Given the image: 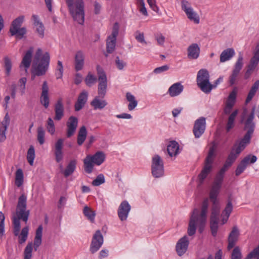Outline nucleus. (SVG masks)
<instances>
[{
    "instance_id": "1",
    "label": "nucleus",
    "mask_w": 259,
    "mask_h": 259,
    "mask_svg": "<svg viewBox=\"0 0 259 259\" xmlns=\"http://www.w3.org/2000/svg\"><path fill=\"white\" fill-rule=\"evenodd\" d=\"M255 108H253L251 112L244 121V130L246 131L243 138L238 143L235 144L229 154L226 162L232 165L238 155L245 149L247 145L249 144L251 138L253 133L255 123L253 122Z\"/></svg>"
},
{
    "instance_id": "2",
    "label": "nucleus",
    "mask_w": 259,
    "mask_h": 259,
    "mask_svg": "<svg viewBox=\"0 0 259 259\" xmlns=\"http://www.w3.org/2000/svg\"><path fill=\"white\" fill-rule=\"evenodd\" d=\"M208 206L209 200L206 198L202 202L201 211L199 214L197 209H195L193 210L190 218L187 231L188 234L190 236L195 234L197 225H198L199 232L201 233L203 231L206 221Z\"/></svg>"
},
{
    "instance_id": "3",
    "label": "nucleus",
    "mask_w": 259,
    "mask_h": 259,
    "mask_svg": "<svg viewBox=\"0 0 259 259\" xmlns=\"http://www.w3.org/2000/svg\"><path fill=\"white\" fill-rule=\"evenodd\" d=\"M50 61L48 52L42 53V50L38 48L34 55L31 73V79L34 80L36 76L44 75L47 72Z\"/></svg>"
},
{
    "instance_id": "4",
    "label": "nucleus",
    "mask_w": 259,
    "mask_h": 259,
    "mask_svg": "<svg viewBox=\"0 0 259 259\" xmlns=\"http://www.w3.org/2000/svg\"><path fill=\"white\" fill-rule=\"evenodd\" d=\"M73 20L82 25L84 22V4L83 0H75L67 4Z\"/></svg>"
},
{
    "instance_id": "5",
    "label": "nucleus",
    "mask_w": 259,
    "mask_h": 259,
    "mask_svg": "<svg viewBox=\"0 0 259 259\" xmlns=\"http://www.w3.org/2000/svg\"><path fill=\"white\" fill-rule=\"evenodd\" d=\"M231 165L225 161L223 166L216 175L209 192V198L215 200L221 189L225 172Z\"/></svg>"
},
{
    "instance_id": "6",
    "label": "nucleus",
    "mask_w": 259,
    "mask_h": 259,
    "mask_svg": "<svg viewBox=\"0 0 259 259\" xmlns=\"http://www.w3.org/2000/svg\"><path fill=\"white\" fill-rule=\"evenodd\" d=\"M106 155L102 151H98L94 155H88L83 160L84 169L88 174L93 172L94 165L99 166L105 161Z\"/></svg>"
},
{
    "instance_id": "7",
    "label": "nucleus",
    "mask_w": 259,
    "mask_h": 259,
    "mask_svg": "<svg viewBox=\"0 0 259 259\" xmlns=\"http://www.w3.org/2000/svg\"><path fill=\"white\" fill-rule=\"evenodd\" d=\"M26 196L23 194L19 197L17 205V210L15 214L13 217V220L16 219L20 221V220H22L25 223L27 222L29 211L26 210Z\"/></svg>"
},
{
    "instance_id": "8",
    "label": "nucleus",
    "mask_w": 259,
    "mask_h": 259,
    "mask_svg": "<svg viewBox=\"0 0 259 259\" xmlns=\"http://www.w3.org/2000/svg\"><path fill=\"white\" fill-rule=\"evenodd\" d=\"M210 199L213 204L210 216V229L212 235L213 236H215L218 229L219 216L220 214V204L217 199V197L215 198V200L213 199Z\"/></svg>"
},
{
    "instance_id": "9",
    "label": "nucleus",
    "mask_w": 259,
    "mask_h": 259,
    "mask_svg": "<svg viewBox=\"0 0 259 259\" xmlns=\"http://www.w3.org/2000/svg\"><path fill=\"white\" fill-rule=\"evenodd\" d=\"M24 20V16H20L12 21L10 28V32L12 36L16 35L17 38L21 39L26 33L25 27L20 28Z\"/></svg>"
},
{
    "instance_id": "10",
    "label": "nucleus",
    "mask_w": 259,
    "mask_h": 259,
    "mask_svg": "<svg viewBox=\"0 0 259 259\" xmlns=\"http://www.w3.org/2000/svg\"><path fill=\"white\" fill-rule=\"evenodd\" d=\"M97 71L98 75L99 84L98 87V95L103 98L106 94L107 89V79L105 72L99 66H97Z\"/></svg>"
},
{
    "instance_id": "11",
    "label": "nucleus",
    "mask_w": 259,
    "mask_h": 259,
    "mask_svg": "<svg viewBox=\"0 0 259 259\" xmlns=\"http://www.w3.org/2000/svg\"><path fill=\"white\" fill-rule=\"evenodd\" d=\"M13 233L15 236L18 237L19 243L21 244L25 243L28 237L29 232L28 227H24L20 233L21 228L20 221L15 219V220H13Z\"/></svg>"
},
{
    "instance_id": "12",
    "label": "nucleus",
    "mask_w": 259,
    "mask_h": 259,
    "mask_svg": "<svg viewBox=\"0 0 259 259\" xmlns=\"http://www.w3.org/2000/svg\"><path fill=\"white\" fill-rule=\"evenodd\" d=\"M243 65V56L241 52L238 53V56L235 62L232 74L229 78V83L230 85L234 84L237 80L238 76Z\"/></svg>"
},
{
    "instance_id": "13",
    "label": "nucleus",
    "mask_w": 259,
    "mask_h": 259,
    "mask_svg": "<svg viewBox=\"0 0 259 259\" xmlns=\"http://www.w3.org/2000/svg\"><path fill=\"white\" fill-rule=\"evenodd\" d=\"M152 174L155 178H159L164 174L163 162L160 157L156 155L152 158L151 165Z\"/></svg>"
},
{
    "instance_id": "14",
    "label": "nucleus",
    "mask_w": 259,
    "mask_h": 259,
    "mask_svg": "<svg viewBox=\"0 0 259 259\" xmlns=\"http://www.w3.org/2000/svg\"><path fill=\"white\" fill-rule=\"evenodd\" d=\"M181 8L190 20L194 22L195 24L199 23V16L192 8L190 3L188 1L186 0L182 1Z\"/></svg>"
},
{
    "instance_id": "15",
    "label": "nucleus",
    "mask_w": 259,
    "mask_h": 259,
    "mask_svg": "<svg viewBox=\"0 0 259 259\" xmlns=\"http://www.w3.org/2000/svg\"><path fill=\"white\" fill-rule=\"evenodd\" d=\"M119 26L117 23H115L113 27L112 33L107 39L106 47L107 51L109 53H112L115 49L116 37L118 34Z\"/></svg>"
},
{
    "instance_id": "16",
    "label": "nucleus",
    "mask_w": 259,
    "mask_h": 259,
    "mask_svg": "<svg viewBox=\"0 0 259 259\" xmlns=\"http://www.w3.org/2000/svg\"><path fill=\"white\" fill-rule=\"evenodd\" d=\"M104 241L103 236L100 230H97L93 235L90 250L92 253L96 252L102 246Z\"/></svg>"
},
{
    "instance_id": "17",
    "label": "nucleus",
    "mask_w": 259,
    "mask_h": 259,
    "mask_svg": "<svg viewBox=\"0 0 259 259\" xmlns=\"http://www.w3.org/2000/svg\"><path fill=\"white\" fill-rule=\"evenodd\" d=\"M257 160V157L255 155H248L245 157L238 165L235 170L236 176L241 174L247 167L249 163H253Z\"/></svg>"
},
{
    "instance_id": "18",
    "label": "nucleus",
    "mask_w": 259,
    "mask_h": 259,
    "mask_svg": "<svg viewBox=\"0 0 259 259\" xmlns=\"http://www.w3.org/2000/svg\"><path fill=\"white\" fill-rule=\"evenodd\" d=\"M131 209V206L126 200L123 201L120 204L117 210V214L120 221H124L127 220Z\"/></svg>"
},
{
    "instance_id": "19",
    "label": "nucleus",
    "mask_w": 259,
    "mask_h": 259,
    "mask_svg": "<svg viewBox=\"0 0 259 259\" xmlns=\"http://www.w3.org/2000/svg\"><path fill=\"white\" fill-rule=\"evenodd\" d=\"M206 127L205 118L203 117L197 119L194 123L193 132L196 138H199L204 133Z\"/></svg>"
},
{
    "instance_id": "20",
    "label": "nucleus",
    "mask_w": 259,
    "mask_h": 259,
    "mask_svg": "<svg viewBox=\"0 0 259 259\" xmlns=\"http://www.w3.org/2000/svg\"><path fill=\"white\" fill-rule=\"evenodd\" d=\"M189 240L187 236H184L180 238L176 245V251L179 256L184 254L188 248Z\"/></svg>"
},
{
    "instance_id": "21",
    "label": "nucleus",
    "mask_w": 259,
    "mask_h": 259,
    "mask_svg": "<svg viewBox=\"0 0 259 259\" xmlns=\"http://www.w3.org/2000/svg\"><path fill=\"white\" fill-rule=\"evenodd\" d=\"M64 139L60 138L56 142L54 146V155L55 160L57 163H60L63 158V148Z\"/></svg>"
},
{
    "instance_id": "22",
    "label": "nucleus",
    "mask_w": 259,
    "mask_h": 259,
    "mask_svg": "<svg viewBox=\"0 0 259 259\" xmlns=\"http://www.w3.org/2000/svg\"><path fill=\"white\" fill-rule=\"evenodd\" d=\"M78 125V119L76 117L71 116L66 123L67 132L66 136L70 138L75 133Z\"/></svg>"
},
{
    "instance_id": "23",
    "label": "nucleus",
    "mask_w": 259,
    "mask_h": 259,
    "mask_svg": "<svg viewBox=\"0 0 259 259\" xmlns=\"http://www.w3.org/2000/svg\"><path fill=\"white\" fill-rule=\"evenodd\" d=\"M85 55L82 51H78L74 56V69L76 71L82 69L84 64Z\"/></svg>"
},
{
    "instance_id": "24",
    "label": "nucleus",
    "mask_w": 259,
    "mask_h": 259,
    "mask_svg": "<svg viewBox=\"0 0 259 259\" xmlns=\"http://www.w3.org/2000/svg\"><path fill=\"white\" fill-rule=\"evenodd\" d=\"M33 53V48L30 47L24 54L20 67H24L26 71L29 68L32 58Z\"/></svg>"
},
{
    "instance_id": "25",
    "label": "nucleus",
    "mask_w": 259,
    "mask_h": 259,
    "mask_svg": "<svg viewBox=\"0 0 259 259\" xmlns=\"http://www.w3.org/2000/svg\"><path fill=\"white\" fill-rule=\"evenodd\" d=\"M48 94L49 87L47 82L45 81L42 85V92L40 98V102L45 108H48L50 104Z\"/></svg>"
},
{
    "instance_id": "26",
    "label": "nucleus",
    "mask_w": 259,
    "mask_h": 259,
    "mask_svg": "<svg viewBox=\"0 0 259 259\" xmlns=\"http://www.w3.org/2000/svg\"><path fill=\"white\" fill-rule=\"evenodd\" d=\"M55 117L54 119L56 120H60L64 115V108L63 104L62 99H59L54 106Z\"/></svg>"
},
{
    "instance_id": "27",
    "label": "nucleus",
    "mask_w": 259,
    "mask_h": 259,
    "mask_svg": "<svg viewBox=\"0 0 259 259\" xmlns=\"http://www.w3.org/2000/svg\"><path fill=\"white\" fill-rule=\"evenodd\" d=\"M239 235V233L237 227L236 226L233 227L228 239V245L227 248L228 250H230L235 246L238 240Z\"/></svg>"
},
{
    "instance_id": "28",
    "label": "nucleus",
    "mask_w": 259,
    "mask_h": 259,
    "mask_svg": "<svg viewBox=\"0 0 259 259\" xmlns=\"http://www.w3.org/2000/svg\"><path fill=\"white\" fill-rule=\"evenodd\" d=\"M200 49L197 44L190 45L187 49V56L190 59H196L200 55Z\"/></svg>"
},
{
    "instance_id": "29",
    "label": "nucleus",
    "mask_w": 259,
    "mask_h": 259,
    "mask_svg": "<svg viewBox=\"0 0 259 259\" xmlns=\"http://www.w3.org/2000/svg\"><path fill=\"white\" fill-rule=\"evenodd\" d=\"M88 97V93L86 91H83L78 96L77 102L75 104V110H80L86 103Z\"/></svg>"
},
{
    "instance_id": "30",
    "label": "nucleus",
    "mask_w": 259,
    "mask_h": 259,
    "mask_svg": "<svg viewBox=\"0 0 259 259\" xmlns=\"http://www.w3.org/2000/svg\"><path fill=\"white\" fill-rule=\"evenodd\" d=\"M233 210V205L232 202L230 199L228 201V202L226 204V206L222 211V213L221 215V223L222 224H225L227 223L230 214Z\"/></svg>"
},
{
    "instance_id": "31",
    "label": "nucleus",
    "mask_w": 259,
    "mask_h": 259,
    "mask_svg": "<svg viewBox=\"0 0 259 259\" xmlns=\"http://www.w3.org/2000/svg\"><path fill=\"white\" fill-rule=\"evenodd\" d=\"M259 63V48H256L253 52V56L250 59L249 64L246 68L254 71Z\"/></svg>"
},
{
    "instance_id": "32",
    "label": "nucleus",
    "mask_w": 259,
    "mask_h": 259,
    "mask_svg": "<svg viewBox=\"0 0 259 259\" xmlns=\"http://www.w3.org/2000/svg\"><path fill=\"white\" fill-rule=\"evenodd\" d=\"M184 87L180 82L172 84L168 90V93L171 97L179 96L183 91Z\"/></svg>"
},
{
    "instance_id": "33",
    "label": "nucleus",
    "mask_w": 259,
    "mask_h": 259,
    "mask_svg": "<svg viewBox=\"0 0 259 259\" xmlns=\"http://www.w3.org/2000/svg\"><path fill=\"white\" fill-rule=\"evenodd\" d=\"M32 19L33 21V24L36 27L37 33L40 37L42 38L44 36L45 31V27L43 24L39 21L38 16L36 15H33Z\"/></svg>"
},
{
    "instance_id": "34",
    "label": "nucleus",
    "mask_w": 259,
    "mask_h": 259,
    "mask_svg": "<svg viewBox=\"0 0 259 259\" xmlns=\"http://www.w3.org/2000/svg\"><path fill=\"white\" fill-rule=\"evenodd\" d=\"M235 55L233 48H228L224 50L220 55V62L224 63L231 60Z\"/></svg>"
},
{
    "instance_id": "35",
    "label": "nucleus",
    "mask_w": 259,
    "mask_h": 259,
    "mask_svg": "<svg viewBox=\"0 0 259 259\" xmlns=\"http://www.w3.org/2000/svg\"><path fill=\"white\" fill-rule=\"evenodd\" d=\"M100 98H102L101 97L98 95L91 102V105L95 110H101L107 105V102L105 100L101 99Z\"/></svg>"
},
{
    "instance_id": "36",
    "label": "nucleus",
    "mask_w": 259,
    "mask_h": 259,
    "mask_svg": "<svg viewBox=\"0 0 259 259\" xmlns=\"http://www.w3.org/2000/svg\"><path fill=\"white\" fill-rule=\"evenodd\" d=\"M9 117L7 114L4 118V120L0 123V141L3 142L6 139L5 132L7 130V126L9 124Z\"/></svg>"
},
{
    "instance_id": "37",
    "label": "nucleus",
    "mask_w": 259,
    "mask_h": 259,
    "mask_svg": "<svg viewBox=\"0 0 259 259\" xmlns=\"http://www.w3.org/2000/svg\"><path fill=\"white\" fill-rule=\"evenodd\" d=\"M167 151L171 157L176 156L179 153V145L176 141H171L167 147Z\"/></svg>"
},
{
    "instance_id": "38",
    "label": "nucleus",
    "mask_w": 259,
    "mask_h": 259,
    "mask_svg": "<svg viewBox=\"0 0 259 259\" xmlns=\"http://www.w3.org/2000/svg\"><path fill=\"white\" fill-rule=\"evenodd\" d=\"M209 80V75L208 71L205 69H200L197 75V83L203 81Z\"/></svg>"
},
{
    "instance_id": "39",
    "label": "nucleus",
    "mask_w": 259,
    "mask_h": 259,
    "mask_svg": "<svg viewBox=\"0 0 259 259\" xmlns=\"http://www.w3.org/2000/svg\"><path fill=\"white\" fill-rule=\"evenodd\" d=\"M238 110L236 109L229 116L228 121L226 126V130L227 132H229L234 126V121L237 114Z\"/></svg>"
},
{
    "instance_id": "40",
    "label": "nucleus",
    "mask_w": 259,
    "mask_h": 259,
    "mask_svg": "<svg viewBox=\"0 0 259 259\" xmlns=\"http://www.w3.org/2000/svg\"><path fill=\"white\" fill-rule=\"evenodd\" d=\"M42 227L40 225L37 229L35 233V236L34 240V247L35 250L40 245L41 243V237L42 233Z\"/></svg>"
},
{
    "instance_id": "41",
    "label": "nucleus",
    "mask_w": 259,
    "mask_h": 259,
    "mask_svg": "<svg viewBox=\"0 0 259 259\" xmlns=\"http://www.w3.org/2000/svg\"><path fill=\"white\" fill-rule=\"evenodd\" d=\"M87 136V131L85 126H82L79 130L77 137V143L79 146L82 145L83 142L86 139Z\"/></svg>"
},
{
    "instance_id": "42",
    "label": "nucleus",
    "mask_w": 259,
    "mask_h": 259,
    "mask_svg": "<svg viewBox=\"0 0 259 259\" xmlns=\"http://www.w3.org/2000/svg\"><path fill=\"white\" fill-rule=\"evenodd\" d=\"M76 161L75 160H72L69 162L63 171L65 177L67 178L73 173L76 169Z\"/></svg>"
},
{
    "instance_id": "43",
    "label": "nucleus",
    "mask_w": 259,
    "mask_h": 259,
    "mask_svg": "<svg viewBox=\"0 0 259 259\" xmlns=\"http://www.w3.org/2000/svg\"><path fill=\"white\" fill-rule=\"evenodd\" d=\"M259 88V80H256L252 85L245 100L246 104L248 103L254 96Z\"/></svg>"
},
{
    "instance_id": "44",
    "label": "nucleus",
    "mask_w": 259,
    "mask_h": 259,
    "mask_svg": "<svg viewBox=\"0 0 259 259\" xmlns=\"http://www.w3.org/2000/svg\"><path fill=\"white\" fill-rule=\"evenodd\" d=\"M200 90L205 94L209 93L213 88V85L211 84L209 80L201 82L197 84Z\"/></svg>"
},
{
    "instance_id": "45",
    "label": "nucleus",
    "mask_w": 259,
    "mask_h": 259,
    "mask_svg": "<svg viewBox=\"0 0 259 259\" xmlns=\"http://www.w3.org/2000/svg\"><path fill=\"white\" fill-rule=\"evenodd\" d=\"M126 98L128 102H129L128 105V110L130 111L134 110L138 105V102L136 100L135 96L130 93H127Z\"/></svg>"
},
{
    "instance_id": "46",
    "label": "nucleus",
    "mask_w": 259,
    "mask_h": 259,
    "mask_svg": "<svg viewBox=\"0 0 259 259\" xmlns=\"http://www.w3.org/2000/svg\"><path fill=\"white\" fill-rule=\"evenodd\" d=\"M211 169L212 168L204 165L201 172L198 175V180L200 184H202L203 183L204 180L210 172Z\"/></svg>"
},
{
    "instance_id": "47",
    "label": "nucleus",
    "mask_w": 259,
    "mask_h": 259,
    "mask_svg": "<svg viewBox=\"0 0 259 259\" xmlns=\"http://www.w3.org/2000/svg\"><path fill=\"white\" fill-rule=\"evenodd\" d=\"M211 169L212 168L204 165L201 172L198 175V180L200 184H202L203 183L204 180L210 172Z\"/></svg>"
},
{
    "instance_id": "48",
    "label": "nucleus",
    "mask_w": 259,
    "mask_h": 259,
    "mask_svg": "<svg viewBox=\"0 0 259 259\" xmlns=\"http://www.w3.org/2000/svg\"><path fill=\"white\" fill-rule=\"evenodd\" d=\"M24 175L21 169H18L15 174V185L18 187H21L23 183Z\"/></svg>"
},
{
    "instance_id": "49",
    "label": "nucleus",
    "mask_w": 259,
    "mask_h": 259,
    "mask_svg": "<svg viewBox=\"0 0 259 259\" xmlns=\"http://www.w3.org/2000/svg\"><path fill=\"white\" fill-rule=\"evenodd\" d=\"M236 99V92L235 91H233L230 93L225 102V106L233 107L235 104Z\"/></svg>"
},
{
    "instance_id": "50",
    "label": "nucleus",
    "mask_w": 259,
    "mask_h": 259,
    "mask_svg": "<svg viewBox=\"0 0 259 259\" xmlns=\"http://www.w3.org/2000/svg\"><path fill=\"white\" fill-rule=\"evenodd\" d=\"M83 212L84 215L91 222H94L95 212L87 206L84 207Z\"/></svg>"
},
{
    "instance_id": "51",
    "label": "nucleus",
    "mask_w": 259,
    "mask_h": 259,
    "mask_svg": "<svg viewBox=\"0 0 259 259\" xmlns=\"http://www.w3.org/2000/svg\"><path fill=\"white\" fill-rule=\"evenodd\" d=\"M4 67L5 69L6 74L7 76L10 75L12 63L11 59L8 57L4 58Z\"/></svg>"
},
{
    "instance_id": "52",
    "label": "nucleus",
    "mask_w": 259,
    "mask_h": 259,
    "mask_svg": "<svg viewBox=\"0 0 259 259\" xmlns=\"http://www.w3.org/2000/svg\"><path fill=\"white\" fill-rule=\"evenodd\" d=\"M35 158V150L33 146H30L27 151V159L30 165L33 164Z\"/></svg>"
},
{
    "instance_id": "53",
    "label": "nucleus",
    "mask_w": 259,
    "mask_h": 259,
    "mask_svg": "<svg viewBox=\"0 0 259 259\" xmlns=\"http://www.w3.org/2000/svg\"><path fill=\"white\" fill-rule=\"evenodd\" d=\"M46 128L48 133L53 135L55 133V126L53 120L51 117H49L47 121Z\"/></svg>"
},
{
    "instance_id": "54",
    "label": "nucleus",
    "mask_w": 259,
    "mask_h": 259,
    "mask_svg": "<svg viewBox=\"0 0 259 259\" xmlns=\"http://www.w3.org/2000/svg\"><path fill=\"white\" fill-rule=\"evenodd\" d=\"M45 130L42 127H38L37 130V140L40 145H42L45 143Z\"/></svg>"
},
{
    "instance_id": "55",
    "label": "nucleus",
    "mask_w": 259,
    "mask_h": 259,
    "mask_svg": "<svg viewBox=\"0 0 259 259\" xmlns=\"http://www.w3.org/2000/svg\"><path fill=\"white\" fill-rule=\"evenodd\" d=\"M84 81L87 85L91 87L96 82L97 77L91 72H89L85 78Z\"/></svg>"
},
{
    "instance_id": "56",
    "label": "nucleus",
    "mask_w": 259,
    "mask_h": 259,
    "mask_svg": "<svg viewBox=\"0 0 259 259\" xmlns=\"http://www.w3.org/2000/svg\"><path fill=\"white\" fill-rule=\"evenodd\" d=\"M32 243H28L24 250V259H31L32 257Z\"/></svg>"
},
{
    "instance_id": "57",
    "label": "nucleus",
    "mask_w": 259,
    "mask_h": 259,
    "mask_svg": "<svg viewBox=\"0 0 259 259\" xmlns=\"http://www.w3.org/2000/svg\"><path fill=\"white\" fill-rule=\"evenodd\" d=\"M63 66L61 61H58L56 71V76L57 79L61 78L63 76Z\"/></svg>"
},
{
    "instance_id": "58",
    "label": "nucleus",
    "mask_w": 259,
    "mask_h": 259,
    "mask_svg": "<svg viewBox=\"0 0 259 259\" xmlns=\"http://www.w3.org/2000/svg\"><path fill=\"white\" fill-rule=\"evenodd\" d=\"M105 177L103 174L99 175L92 182V185L94 186H99L105 183Z\"/></svg>"
},
{
    "instance_id": "59",
    "label": "nucleus",
    "mask_w": 259,
    "mask_h": 259,
    "mask_svg": "<svg viewBox=\"0 0 259 259\" xmlns=\"http://www.w3.org/2000/svg\"><path fill=\"white\" fill-rule=\"evenodd\" d=\"M242 254L240 248L236 246L231 254V259H241Z\"/></svg>"
},
{
    "instance_id": "60",
    "label": "nucleus",
    "mask_w": 259,
    "mask_h": 259,
    "mask_svg": "<svg viewBox=\"0 0 259 259\" xmlns=\"http://www.w3.org/2000/svg\"><path fill=\"white\" fill-rule=\"evenodd\" d=\"M253 257L259 259V245L250 252L245 259H252Z\"/></svg>"
},
{
    "instance_id": "61",
    "label": "nucleus",
    "mask_w": 259,
    "mask_h": 259,
    "mask_svg": "<svg viewBox=\"0 0 259 259\" xmlns=\"http://www.w3.org/2000/svg\"><path fill=\"white\" fill-rule=\"evenodd\" d=\"M27 81V79L26 77H22L19 80V86L20 88V90L22 94H24L25 93V84Z\"/></svg>"
},
{
    "instance_id": "62",
    "label": "nucleus",
    "mask_w": 259,
    "mask_h": 259,
    "mask_svg": "<svg viewBox=\"0 0 259 259\" xmlns=\"http://www.w3.org/2000/svg\"><path fill=\"white\" fill-rule=\"evenodd\" d=\"M135 38L136 40L142 44H144L145 45L147 44V42L145 40L144 35L143 33H141L140 32H136Z\"/></svg>"
},
{
    "instance_id": "63",
    "label": "nucleus",
    "mask_w": 259,
    "mask_h": 259,
    "mask_svg": "<svg viewBox=\"0 0 259 259\" xmlns=\"http://www.w3.org/2000/svg\"><path fill=\"white\" fill-rule=\"evenodd\" d=\"M155 38L156 40L158 45L160 46H163L165 38L161 33H158L155 35Z\"/></svg>"
},
{
    "instance_id": "64",
    "label": "nucleus",
    "mask_w": 259,
    "mask_h": 259,
    "mask_svg": "<svg viewBox=\"0 0 259 259\" xmlns=\"http://www.w3.org/2000/svg\"><path fill=\"white\" fill-rule=\"evenodd\" d=\"M115 64L119 70H122L126 66V63L123 60H120L119 57H116V58Z\"/></svg>"
}]
</instances>
